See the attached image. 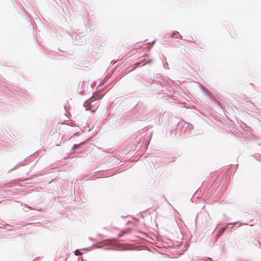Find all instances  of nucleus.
Returning a JSON list of instances; mask_svg holds the SVG:
<instances>
[{
  "instance_id": "obj_2",
  "label": "nucleus",
  "mask_w": 261,
  "mask_h": 261,
  "mask_svg": "<svg viewBox=\"0 0 261 261\" xmlns=\"http://www.w3.org/2000/svg\"><path fill=\"white\" fill-rule=\"evenodd\" d=\"M226 228V227H224V228L221 229L220 230V234H222V233H223L225 231Z\"/></svg>"
},
{
  "instance_id": "obj_1",
  "label": "nucleus",
  "mask_w": 261,
  "mask_h": 261,
  "mask_svg": "<svg viewBox=\"0 0 261 261\" xmlns=\"http://www.w3.org/2000/svg\"><path fill=\"white\" fill-rule=\"evenodd\" d=\"M129 232V229H126L125 230H123L119 234V237H122L124 234L125 233H128Z\"/></svg>"
}]
</instances>
